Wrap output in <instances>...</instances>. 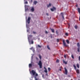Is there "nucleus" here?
<instances>
[{
    "instance_id": "nucleus-1",
    "label": "nucleus",
    "mask_w": 80,
    "mask_h": 80,
    "mask_svg": "<svg viewBox=\"0 0 80 80\" xmlns=\"http://www.w3.org/2000/svg\"><path fill=\"white\" fill-rule=\"evenodd\" d=\"M38 65L39 66L40 68H42V61H39Z\"/></svg>"
},
{
    "instance_id": "nucleus-2",
    "label": "nucleus",
    "mask_w": 80,
    "mask_h": 80,
    "mask_svg": "<svg viewBox=\"0 0 80 80\" xmlns=\"http://www.w3.org/2000/svg\"><path fill=\"white\" fill-rule=\"evenodd\" d=\"M73 67L74 68L75 70L76 71L77 73H78V74H79L80 73L79 70L77 69V68L76 67V66H75V65H73Z\"/></svg>"
},
{
    "instance_id": "nucleus-3",
    "label": "nucleus",
    "mask_w": 80,
    "mask_h": 80,
    "mask_svg": "<svg viewBox=\"0 0 80 80\" xmlns=\"http://www.w3.org/2000/svg\"><path fill=\"white\" fill-rule=\"evenodd\" d=\"M30 20H31V18L30 17H29L28 18L27 22L28 24H29L30 22Z\"/></svg>"
},
{
    "instance_id": "nucleus-4",
    "label": "nucleus",
    "mask_w": 80,
    "mask_h": 80,
    "mask_svg": "<svg viewBox=\"0 0 80 80\" xmlns=\"http://www.w3.org/2000/svg\"><path fill=\"white\" fill-rule=\"evenodd\" d=\"M64 70L65 71L64 74H65V75H67L68 73V71L67 70V69L66 68H64Z\"/></svg>"
},
{
    "instance_id": "nucleus-5",
    "label": "nucleus",
    "mask_w": 80,
    "mask_h": 80,
    "mask_svg": "<svg viewBox=\"0 0 80 80\" xmlns=\"http://www.w3.org/2000/svg\"><path fill=\"white\" fill-rule=\"evenodd\" d=\"M33 75H35L36 74V72L33 70H32L31 71Z\"/></svg>"
},
{
    "instance_id": "nucleus-6",
    "label": "nucleus",
    "mask_w": 80,
    "mask_h": 80,
    "mask_svg": "<svg viewBox=\"0 0 80 80\" xmlns=\"http://www.w3.org/2000/svg\"><path fill=\"white\" fill-rule=\"evenodd\" d=\"M32 35H29V36L28 37V41H29V43L30 42V38H32Z\"/></svg>"
},
{
    "instance_id": "nucleus-7",
    "label": "nucleus",
    "mask_w": 80,
    "mask_h": 80,
    "mask_svg": "<svg viewBox=\"0 0 80 80\" xmlns=\"http://www.w3.org/2000/svg\"><path fill=\"white\" fill-rule=\"evenodd\" d=\"M63 43L64 44V47H66L67 45H66V43H65V40H63L62 41Z\"/></svg>"
},
{
    "instance_id": "nucleus-8",
    "label": "nucleus",
    "mask_w": 80,
    "mask_h": 80,
    "mask_svg": "<svg viewBox=\"0 0 80 80\" xmlns=\"http://www.w3.org/2000/svg\"><path fill=\"white\" fill-rule=\"evenodd\" d=\"M56 10V8L55 7H53V8H51V10L52 11V12H53L54 10Z\"/></svg>"
},
{
    "instance_id": "nucleus-9",
    "label": "nucleus",
    "mask_w": 80,
    "mask_h": 80,
    "mask_svg": "<svg viewBox=\"0 0 80 80\" xmlns=\"http://www.w3.org/2000/svg\"><path fill=\"white\" fill-rule=\"evenodd\" d=\"M32 12H34V10H35V8H34V7H32L31 10Z\"/></svg>"
},
{
    "instance_id": "nucleus-10",
    "label": "nucleus",
    "mask_w": 80,
    "mask_h": 80,
    "mask_svg": "<svg viewBox=\"0 0 80 80\" xmlns=\"http://www.w3.org/2000/svg\"><path fill=\"white\" fill-rule=\"evenodd\" d=\"M77 47H78V48H80V43L78 42L77 43Z\"/></svg>"
},
{
    "instance_id": "nucleus-11",
    "label": "nucleus",
    "mask_w": 80,
    "mask_h": 80,
    "mask_svg": "<svg viewBox=\"0 0 80 80\" xmlns=\"http://www.w3.org/2000/svg\"><path fill=\"white\" fill-rule=\"evenodd\" d=\"M44 69H45V70H44V72H45V73H47V68H46L45 67H44Z\"/></svg>"
},
{
    "instance_id": "nucleus-12",
    "label": "nucleus",
    "mask_w": 80,
    "mask_h": 80,
    "mask_svg": "<svg viewBox=\"0 0 80 80\" xmlns=\"http://www.w3.org/2000/svg\"><path fill=\"white\" fill-rule=\"evenodd\" d=\"M63 63H65V64H66V65H67V62H66L65 61H64L63 60Z\"/></svg>"
},
{
    "instance_id": "nucleus-13",
    "label": "nucleus",
    "mask_w": 80,
    "mask_h": 80,
    "mask_svg": "<svg viewBox=\"0 0 80 80\" xmlns=\"http://www.w3.org/2000/svg\"><path fill=\"white\" fill-rule=\"evenodd\" d=\"M29 68H31L32 67V64L31 63L29 64Z\"/></svg>"
},
{
    "instance_id": "nucleus-14",
    "label": "nucleus",
    "mask_w": 80,
    "mask_h": 80,
    "mask_svg": "<svg viewBox=\"0 0 80 80\" xmlns=\"http://www.w3.org/2000/svg\"><path fill=\"white\" fill-rule=\"evenodd\" d=\"M50 7H51V4L50 3L49 4V5H47V7H48V8Z\"/></svg>"
},
{
    "instance_id": "nucleus-15",
    "label": "nucleus",
    "mask_w": 80,
    "mask_h": 80,
    "mask_svg": "<svg viewBox=\"0 0 80 80\" xmlns=\"http://www.w3.org/2000/svg\"><path fill=\"white\" fill-rule=\"evenodd\" d=\"M77 66L78 68H80V66H79V64H78V63L77 64Z\"/></svg>"
},
{
    "instance_id": "nucleus-16",
    "label": "nucleus",
    "mask_w": 80,
    "mask_h": 80,
    "mask_svg": "<svg viewBox=\"0 0 80 80\" xmlns=\"http://www.w3.org/2000/svg\"><path fill=\"white\" fill-rule=\"evenodd\" d=\"M33 3L34 5H36L37 3V2L35 1Z\"/></svg>"
},
{
    "instance_id": "nucleus-17",
    "label": "nucleus",
    "mask_w": 80,
    "mask_h": 80,
    "mask_svg": "<svg viewBox=\"0 0 80 80\" xmlns=\"http://www.w3.org/2000/svg\"><path fill=\"white\" fill-rule=\"evenodd\" d=\"M78 12L80 14V8H78Z\"/></svg>"
},
{
    "instance_id": "nucleus-18",
    "label": "nucleus",
    "mask_w": 80,
    "mask_h": 80,
    "mask_svg": "<svg viewBox=\"0 0 80 80\" xmlns=\"http://www.w3.org/2000/svg\"><path fill=\"white\" fill-rule=\"evenodd\" d=\"M51 30H52V33H54V29H51Z\"/></svg>"
},
{
    "instance_id": "nucleus-19",
    "label": "nucleus",
    "mask_w": 80,
    "mask_h": 80,
    "mask_svg": "<svg viewBox=\"0 0 80 80\" xmlns=\"http://www.w3.org/2000/svg\"><path fill=\"white\" fill-rule=\"evenodd\" d=\"M39 58H40V59L41 60V59H42V56L40 55V54H39Z\"/></svg>"
},
{
    "instance_id": "nucleus-20",
    "label": "nucleus",
    "mask_w": 80,
    "mask_h": 80,
    "mask_svg": "<svg viewBox=\"0 0 80 80\" xmlns=\"http://www.w3.org/2000/svg\"><path fill=\"white\" fill-rule=\"evenodd\" d=\"M71 57L73 59H74V56H73V55L72 54L71 55Z\"/></svg>"
},
{
    "instance_id": "nucleus-21",
    "label": "nucleus",
    "mask_w": 80,
    "mask_h": 80,
    "mask_svg": "<svg viewBox=\"0 0 80 80\" xmlns=\"http://www.w3.org/2000/svg\"><path fill=\"white\" fill-rule=\"evenodd\" d=\"M78 52H80V48H78Z\"/></svg>"
},
{
    "instance_id": "nucleus-22",
    "label": "nucleus",
    "mask_w": 80,
    "mask_h": 80,
    "mask_svg": "<svg viewBox=\"0 0 80 80\" xmlns=\"http://www.w3.org/2000/svg\"><path fill=\"white\" fill-rule=\"evenodd\" d=\"M61 14L62 15V18H64V17H63V13L61 12Z\"/></svg>"
},
{
    "instance_id": "nucleus-23",
    "label": "nucleus",
    "mask_w": 80,
    "mask_h": 80,
    "mask_svg": "<svg viewBox=\"0 0 80 80\" xmlns=\"http://www.w3.org/2000/svg\"><path fill=\"white\" fill-rule=\"evenodd\" d=\"M38 47H39V48H42V46H41L39 45H38Z\"/></svg>"
},
{
    "instance_id": "nucleus-24",
    "label": "nucleus",
    "mask_w": 80,
    "mask_h": 80,
    "mask_svg": "<svg viewBox=\"0 0 80 80\" xmlns=\"http://www.w3.org/2000/svg\"><path fill=\"white\" fill-rule=\"evenodd\" d=\"M56 62V63H59V60L58 59H57Z\"/></svg>"
},
{
    "instance_id": "nucleus-25",
    "label": "nucleus",
    "mask_w": 80,
    "mask_h": 80,
    "mask_svg": "<svg viewBox=\"0 0 80 80\" xmlns=\"http://www.w3.org/2000/svg\"><path fill=\"white\" fill-rule=\"evenodd\" d=\"M66 42H67V43L69 44V41L68 40H66Z\"/></svg>"
},
{
    "instance_id": "nucleus-26",
    "label": "nucleus",
    "mask_w": 80,
    "mask_h": 80,
    "mask_svg": "<svg viewBox=\"0 0 80 80\" xmlns=\"http://www.w3.org/2000/svg\"><path fill=\"white\" fill-rule=\"evenodd\" d=\"M47 47L48 49V50H50V47H49V46H47Z\"/></svg>"
},
{
    "instance_id": "nucleus-27",
    "label": "nucleus",
    "mask_w": 80,
    "mask_h": 80,
    "mask_svg": "<svg viewBox=\"0 0 80 80\" xmlns=\"http://www.w3.org/2000/svg\"><path fill=\"white\" fill-rule=\"evenodd\" d=\"M65 35H66V36H68V33H67V32H66L65 33Z\"/></svg>"
},
{
    "instance_id": "nucleus-28",
    "label": "nucleus",
    "mask_w": 80,
    "mask_h": 80,
    "mask_svg": "<svg viewBox=\"0 0 80 80\" xmlns=\"http://www.w3.org/2000/svg\"><path fill=\"white\" fill-rule=\"evenodd\" d=\"M48 71H49V72H50V71L51 69H50V68H48Z\"/></svg>"
},
{
    "instance_id": "nucleus-29",
    "label": "nucleus",
    "mask_w": 80,
    "mask_h": 80,
    "mask_svg": "<svg viewBox=\"0 0 80 80\" xmlns=\"http://www.w3.org/2000/svg\"><path fill=\"white\" fill-rule=\"evenodd\" d=\"M75 28L76 29H77V25L75 26Z\"/></svg>"
},
{
    "instance_id": "nucleus-30",
    "label": "nucleus",
    "mask_w": 80,
    "mask_h": 80,
    "mask_svg": "<svg viewBox=\"0 0 80 80\" xmlns=\"http://www.w3.org/2000/svg\"><path fill=\"white\" fill-rule=\"evenodd\" d=\"M25 4H28V2L27 1H26L25 2H24Z\"/></svg>"
},
{
    "instance_id": "nucleus-31",
    "label": "nucleus",
    "mask_w": 80,
    "mask_h": 80,
    "mask_svg": "<svg viewBox=\"0 0 80 80\" xmlns=\"http://www.w3.org/2000/svg\"><path fill=\"white\" fill-rule=\"evenodd\" d=\"M33 33L34 34H36V32H35V31H33Z\"/></svg>"
},
{
    "instance_id": "nucleus-32",
    "label": "nucleus",
    "mask_w": 80,
    "mask_h": 80,
    "mask_svg": "<svg viewBox=\"0 0 80 80\" xmlns=\"http://www.w3.org/2000/svg\"><path fill=\"white\" fill-rule=\"evenodd\" d=\"M59 39H57V42H59Z\"/></svg>"
},
{
    "instance_id": "nucleus-33",
    "label": "nucleus",
    "mask_w": 80,
    "mask_h": 80,
    "mask_svg": "<svg viewBox=\"0 0 80 80\" xmlns=\"http://www.w3.org/2000/svg\"><path fill=\"white\" fill-rule=\"evenodd\" d=\"M34 78H35V80H38V79L36 77H35Z\"/></svg>"
},
{
    "instance_id": "nucleus-34",
    "label": "nucleus",
    "mask_w": 80,
    "mask_h": 80,
    "mask_svg": "<svg viewBox=\"0 0 80 80\" xmlns=\"http://www.w3.org/2000/svg\"><path fill=\"white\" fill-rule=\"evenodd\" d=\"M31 44H33V41L31 42Z\"/></svg>"
},
{
    "instance_id": "nucleus-35",
    "label": "nucleus",
    "mask_w": 80,
    "mask_h": 80,
    "mask_svg": "<svg viewBox=\"0 0 80 80\" xmlns=\"http://www.w3.org/2000/svg\"><path fill=\"white\" fill-rule=\"evenodd\" d=\"M64 57V58H67V56H66V55H65Z\"/></svg>"
},
{
    "instance_id": "nucleus-36",
    "label": "nucleus",
    "mask_w": 80,
    "mask_h": 80,
    "mask_svg": "<svg viewBox=\"0 0 80 80\" xmlns=\"http://www.w3.org/2000/svg\"><path fill=\"white\" fill-rule=\"evenodd\" d=\"M25 10H28V8L26 7Z\"/></svg>"
},
{
    "instance_id": "nucleus-37",
    "label": "nucleus",
    "mask_w": 80,
    "mask_h": 80,
    "mask_svg": "<svg viewBox=\"0 0 80 80\" xmlns=\"http://www.w3.org/2000/svg\"><path fill=\"white\" fill-rule=\"evenodd\" d=\"M36 59L37 60H38V58H37V57H36Z\"/></svg>"
},
{
    "instance_id": "nucleus-38",
    "label": "nucleus",
    "mask_w": 80,
    "mask_h": 80,
    "mask_svg": "<svg viewBox=\"0 0 80 80\" xmlns=\"http://www.w3.org/2000/svg\"><path fill=\"white\" fill-rule=\"evenodd\" d=\"M56 33L57 34H58V30L56 31Z\"/></svg>"
},
{
    "instance_id": "nucleus-39",
    "label": "nucleus",
    "mask_w": 80,
    "mask_h": 80,
    "mask_svg": "<svg viewBox=\"0 0 80 80\" xmlns=\"http://www.w3.org/2000/svg\"><path fill=\"white\" fill-rule=\"evenodd\" d=\"M30 50H32L33 49V47H32L31 48H30Z\"/></svg>"
},
{
    "instance_id": "nucleus-40",
    "label": "nucleus",
    "mask_w": 80,
    "mask_h": 80,
    "mask_svg": "<svg viewBox=\"0 0 80 80\" xmlns=\"http://www.w3.org/2000/svg\"><path fill=\"white\" fill-rule=\"evenodd\" d=\"M36 77H37V76H38V74L37 73H36Z\"/></svg>"
},
{
    "instance_id": "nucleus-41",
    "label": "nucleus",
    "mask_w": 80,
    "mask_h": 80,
    "mask_svg": "<svg viewBox=\"0 0 80 80\" xmlns=\"http://www.w3.org/2000/svg\"><path fill=\"white\" fill-rule=\"evenodd\" d=\"M45 33H48V32H47V31H45Z\"/></svg>"
},
{
    "instance_id": "nucleus-42",
    "label": "nucleus",
    "mask_w": 80,
    "mask_h": 80,
    "mask_svg": "<svg viewBox=\"0 0 80 80\" xmlns=\"http://www.w3.org/2000/svg\"><path fill=\"white\" fill-rule=\"evenodd\" d=\"M46 15H48V13H46Z\"/></svg>"
},
{
    "instance_id": "nucleus-43",
    "label": "nucleus",
    "mask_w": 80,
    "mask_h": 80,
    "mask_svg": "<svg viewBox=\"0 0 80 80\" xmlns=\"http://www.w3.org/2000/svg\"><path fill=\"white\" fill-rule=\"evenodd\" d=\"M79 60H80V56H79Z\"/></svg>"
},
{
    "instance_id": "nucleus-44",
    "label": "nucleus",
    "mask_w": 80,
    "mask_h": 80,
    "mask_svg": "<svg viewBox=\"0 0 80 80\" xmlns=\"http://www.w3.org/2000/svg\"><path fill=\"white\" fill-rule=\"evenodd\" d=\"M59 70H60V71H62V69H60Z\"/></svg>"
},
{
    "instance_id": "nucleus-45",
    "label": "nucleus",
    "mask_w": 80,
    "mask_h": 80,
    "mask_svg": "<svg viewBox=\"0 0 80 80\" xmlns=\"http://www.w3.org/2000/svg\"><path fill=\"white\" fill-rule=\"evenodd\" d=\"M46 75H48V73H46Z\"/></svg>"
},
{
    "instance_id": "nucleus-46",
    "label": "nucleus",
    "mask_w": 80,
    "mask_h": 80,
    "mask_svg": "<svg viewBox=\"0 0 80 80\" xmlns=\"http://www.w3.org/2000/svg\"><path fill=\"white\" fill-rule=\"evenodd\" d=\"M27 32H28V30H27Z\"/></svg>"
},
{
    "instance_id": "nucleus-47",
    "label": "nucleus",
    "mask_w": 80,
    "mask_h": 80,
    "mask_svg": "<svg viewBox=\"0 0 80 80\" xmlns=\"http://www.w3.org/2000/svg\"><path fill=\"white\" fill-rule=\"evenodd\" d=\"M34 51L33 50V52H34Z\"/></svg>"
},
{
    "instance_id": "nucleus-48",
    "label": "nucleus",
    "mask_w": 80,
    "mask_h": 80,
    "mask_svg": "<svg viewBox=\"0 0 80 80\" xmlns=\"http://www.w3.org/2000/svg\"><path fill=\"white\" fill-rule=\"evenodd\" d=\"M51 38H52V37L51 36Z\"/></svg>"
},
{
    "instance_id": "nucleus-49",
    "label": "nucleus",
    "mask_w": 80,
    "mask_h": 80,
    "mask_svg": "<svg viewBox=\"0 0 80 80\" xmlns=\"http://www.w3.org/2000/svg\"><path fill=\"white\" fill-rule=\"evenodd\" d=\"M77 7V6H76Z\"/></svg>"
},
{
    "instance_id": "nucleus-50",
    "label": "nucleus",
    "mask_w": 80,
    "mask_h": 80,
    "mask_svg": "<svg viewBox=\"0 0 80 80\" xmlns=\"http://www.w3.org/2000/svg\"><path fill=\"white\" fill-rule=\"evenodd\" d=\"M25 0H24V1H25Z\"/></svg>"
}]
</instances>
